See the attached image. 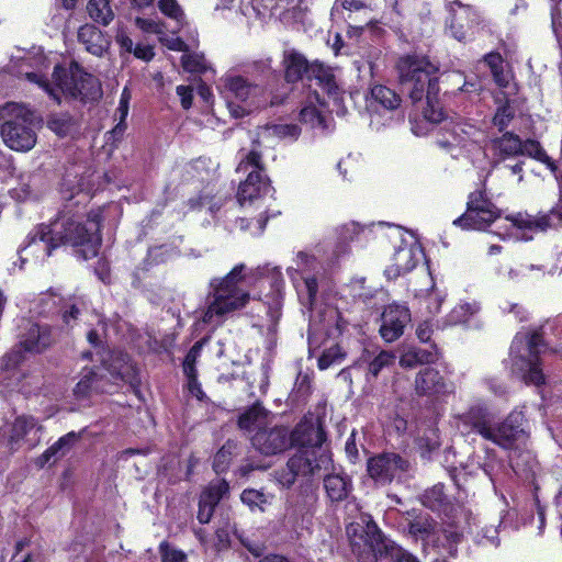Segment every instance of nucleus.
I'll list each match as a JSON object with an SVG mask.
<instances>
[{
  "label": "nucleus",
  "mask_w": 562,
  "mask_h": 562,
  "mask_svg": "<svg viewBox=\"0 0 562 562\" xmlns=\"http://www.w3.org/2000/svg\"><path fill=\"white\" fill-rule=\"evenodd\" d=\"M66 209L49 224H41L27 235L25 244L19 250L20 269L27 256H33L36 261H44L60 246L71 247L75 256L82 260L98 255L104 209L90 211L86 220L78 214H70V205H66Z\"/></svg>",
  "instance_id": "f257e3e1"
},
{
  "label": "nucleus",
  "mask_w": 562,
  "mask_h": 562,
  "mask_svg": "<svg viewBox=\"0 0 562 562\" xmlns=\"http://www.w3.org/2000/svg\"><path fill=\"white\" fill-rule=\"evenodd\" d=\"M398 80L404 92L413 103L422 102L426 97L427 106L423 109V116L429 123L443 122L441 127L448 134L438 144L442 147H467L469 143H476L482 135L474 125L463 121H446L442 109L437 102L439 93L438 66L427 57L419 55H405L396 63Z\"/></svg>",
  "instance_id": "f03ea898"
},
{
  "label": "nucleus",
  "mask_w": 562,
  "mask_h": 562,
  "mask_svg": "<svg viewBox=\"0 0 562 562\" xmlns=\"http://www.w3.org/2000/svg\"><path fill=\"white\" fill-rule=\"evenodd\" d=\"M301 305L310 312V325H323L325 329L333 325L339 331L345 330L346 322L339 312L323 305V294L327 286L325 269L314 254L300 250L295 254L292 265L286 268Z\"/></svg>",
  "instance_id": "7ed1b4c3"
},
{
  "label": "nucleus",
  "mask_w": 562,
  "mask_h": 562,
  "mask_svg": "<svg viewBox=\"0 0 562 562\" xmlns=\"http://www.w3.org/2000/svg\"><path fill=\"white\" fill-rule=\"evenodd\" d=\"M548 348L562 356V317L515 336L509 352L513 373L526 384H544L539 355Z\"/></svg>",
  "instance_id": "20e7f679"
},
{
  "label": "nucleus",
  "mask_w": 562,
  "mask_h": 562,
  "mask_svg": "<svg viewBox=\"0 0 562 562\" xmlns=\"http://www.w3.org/2000/svg\"><path fill=\"white\" fill-rule=\"evenodd\" d=\"M524 423L525 414L521 409H514L502 423L495 424L486 407L474 405L459 416L457 427L464 436L479 434L504 449H513L527 437Z\"/></svg>",
  "instance_id": "39448f33"
},
{
  "label": "nucleus",
  "mask_w": 562,
  "mask_h": 562,
  "mask_svg": "<svg viewBox=\"0 0 562 562\" xmlns=\"http://www.w3.org/2000/svg\"><path fill=\"white\" fill-rule=\"evenodd\" d=\"M247 268L244 263L236 265L224 278L210 281L207 307L202 322L211 326L221 325L234 312L243 308L250 296L244 285L248 283Z\"/></svg>",
  "instance_id": "423d86ee"
},
{
  "label": "nucleus",
  "mask_w": 562,
  "mask_h": 562,
  "mask_svg": "<svg viewBox=\"0 0 562 562\" xmlns=\"http://www.w3.org/2000/svg\"><path fill=\"white\" fill-rule=\"evenodd\" d=\"M346 531L359 562H376L383 555L395 562H419L415 555L385 538L370 515H360L357 521L347 526Z\"/></svg>",
  "instance_id": "0eeeda50"
},
{
  "label": "nucleus",
  "mask_w": 562,
  "mask_h": 562,
  "mask_svg": "<svg viewBox=\"0 0 562 562\" xmlns=\"http://www.w3.org/2000/svg\"><path fill=\"white\" fill-rule=\"evenodd\" d=\"M25 77L29 81L38 85L58 103H60V93L82 102L95 101L102 94L98 78L86 72L77 63H71L68 69L56 65L52 81L37 72H26Z\"/></svg>",
  "instance_id": "6e6552de"
},
{
  "label": "nucleus",
  "mask_w": 562,
  "mask_h": 562,
  "mask_svg": "<svg viewBox=\"0 0 562 562\" xmlns=\"http://www.w3.org/2000/svg\"><path fill=\"white\" fill-rule=\"evenodd\" d=\"M137 372L132 363L130 356L124 352H113L105 367L94 371L85 369L81 378L74 389L77 398H85L92 392L113 393L119 382H127L133 385L136 381Z\"/></svg>",
  "instance_id": "1a4fd4ad"
},
{
  "label": "nucleus",
  "mask_w": 562,
  "mask_h": 562,
  "mask_svg": "<svg viewBox=\"0 0 562 562\" xmlns=\"http://www.w3.org/2000/svg\"><path fill=\"white\" fill-rule=\"evenodd\" d=\"M52 329L46 324L27 322L20 335L19 345L5 353L1 360L0 382L13 389L22 373L18 367L25 359L26 353H41L53 342Z\"/></svg>",
  "instance_id": "9d476101"
},
{
  "label": "nucleus",
  "mask_w": 562,
  "mask_h": 562,
  "mask_svg": "<svg viewBox=\"0 0 562 562\" xmlns=\"http://www.w3.org/2000/svg\"><path fill=\"white\" fill-rule=\"evenodd\" d=\"M0 136L12 150L26 153L37 140L34 113L25 105L14 102L0 106Z\"/></svg>",
  "instance_id": "9b49d317"
},
{
  "label": "nucleus",
  "mask_w": 562,
  "mask_h": 562,
  "mask_svg": "<svg viewBox=\"0 0 562 562\" xmlns=\"http://www.w3.org/2000/svg\"><path fill=\"white\" fill-rule=\"evenodd\" d=\"M370 227L371 231L386 229L385 236L394 244L391 263L384 271L387 279L411 272L425 258L423 247L413 233L384 222L372 223Z\"/></svg>",
  "instance_id": "f8f14e48"
},
{
  "label": "nucleus",
  "mask_w": 562,
  "mask_h": 562,
  "mask_svg": "<svg viewBox=\"0 0 562 562\" xmlns=\"http://www.w3.org/2000/svg\"><path fill=\"white\" fill-rule=\"evenodd\" d=\"M319 438L308 441L296 440L293 446H297L296 452L289 459V473L280 480L282 485L290 487L295 477H312L319 474L322 470H327L331 463L330 452L324 447L325 434L321 427H316Z\"/></svg>",
  "instance_id": "ddd939ff"
},
{
  "label": "nucleus",
  "mask_w": 562,
  "mask_h": 562,
  "mask_svg": "<svg viewBox=\"0 0 562 562\" xmlns=\"http://www.w3.org/2000/svg\"><path fill=\"white\" fill-rule=\"evenodd\" d=\"M446 21L449 34L457 41L468 43L493 33V23L477 7L460 0L447 1Z\"/></svg>",
  "instance_id": "4468645a"
},
{
  "label": "nucleus",
  "mask_w": 562,
  "mask_h": 562,
  "mask_svg": "<svg viewBox=\"0 0 562 562\" xmlns=\"http://www.w3.org/2000/svg\"><path fill=\"white\" fill-rule=\"evenodd\" d=\"M238 155L239 162L236 172L247 177L239 183L237 201L240 206H246V204H252L268 195L273 189L265 173L262 156L257 146L250 150L241 149Z\"/></svg>",
  "instance_id": "2eb2a0df"
},
{
  "label": "nucleus",
  "mask_w": 562,
  "mask_h": 562,
  "mask_svg": "<svg viewBox=\"0 0 562 562\" xmlns=\"http://www.w3.org/2000/svg\"><path fill=\"white\" fill-rule=\"evenodd\" d=\"M504 233H497L503 239L530 240L535 233L546 232L562 223V180L559 182V200L548 213L530 215L516 213L505 218Z\"/></svg>",
  "instance_id": "dca6fc26"
},
{
  "label": "nucleus",
  "mask_w": 562,
  "mask_h": 562,
  "mask_svg": "<svg viewBox=\"0 0 562 562\" xmlns=\"http://www.w3.org/2000/svg\"><path fill=\"white\" fill-rule=\"evenodd\" d=\"M217 90L226 100V105L233 117H244L254 108L261 105L259 97L263 89L258 83H252L246 78L227 74L218 80Z\"/></svg>",
  "instance_id": "f3484780"
},
{
  "label": "nucleus",
  "mask_w": 562,
  "mask_h": 562,
  "mask_svg": "<svg viewBox=\"0 0 562 562\" xmlns=\"http://www.w3.org/2000/svg\"><path fill=\"white\" fill-rule=\"evenodd\" d=\"M319 432L312 424H299L292 431L286 427H273L257 431L251 437L252 447L265 456H274L285 451L296 440L308 441L319 438Z\"/></svg>",
  "instance_id": "a211bd4d"
},
{
  "label": "nucleus",
  "mask_w": 562,
  "mask_h": 562,
  "mask_svg": "<svg viewBox=\"0 0 562 562\" xmlns=\"http://www.w3.org/2000/svg\"><path fill=\"white\" fill-rule=\"evenodd\" d=\"M408 533L415 540H422L425 548L431 546L443 558L456 557L458 543L462 533L454 527L438 529L437 524L429 517H417L408 524Z\"/></svg>",
  "instance_id": "6ab92c4d"
},
{
  "label": "nucleus",
  "mask_w": 562,
  "mask_h": 562,
  "mask_svg": "<svg viewBox=\"0 0 562 562\" xmlns=\"http://www.w3.org/2000/svg\"><path fill=\"white\" fill-rule=\"evenodd\" d=\"M401 102V97L391 88L383 85L372 87L370 97L367 99L370 126L380 131L390 126L395 120H401L403 117L400 110Z\"/></svg>",
  "instance_id": "aec40b11"
},
{
  "label": "nucleus",
  "mask_w": 562,
  "mask_h": 562,
  "mask_svg": "<svg viewBox=\"0 0 562 562\" xmlns=\"http://www.w3.org/2000/svg\"><path fill=\"white\" fill-rule=\"evenodd\" d=\"M367 472L376 486L406 481L412 472L411 461L398 453L384 452L368 459Z\"/></svg>",
  "instance_id": "412c9836"
},
{
  "label": "nucleus",
  "mask_w": 562,
  "mask_h": 562,
  "mask_svg": "<svg viewBox=\"0 0 562 562\" xmlns=\"http://www.w3.org/2000/svg\"><path fill=\"white\" fill-rule=\"evenodd\" d=\"M88 308L89 302L83 295H71L65 299L56 293L47 292L41 295L34 312L38 315L58 314L63 323L72 328L79 317L88 312Z\"/></svg>",
  "instance_id": "4be33fe9"
},
{
  "label": "nucleus",
  "mask_w": 562,
  "mask_h": 562,
  "mask_svg": "<svg viewBox=\"0 0 562 562\" xmlns=\"http://www.w3.org/2000/svg\"><path fill=\"white\" fill-rule=\"evenodd\" d=\"M499 210L486 198L483 191H474L469 195L467 211L452 224L462 229H486L496 218Z\"/></svg>",
  "instance_id": "5701e85b"
},
{
  "label": "nucleus",
  "mask_w": 562,
  "mask_h": 562,
  "mask_svg": "<svg viewBox=\"0 0 562 562\" xmlns=\"http://www.w3.org/2000/svg\"><path fill=\"white\" fill-rule=\"evenodd\" d=\"M491 150L498 161L520 155H528L537 160L548 162L552 167V162L549 161V157L538 142L527 140L522 143L519 136L513 133L507 132L501 137L494 138L491 143Z\"/></svg>",
  "instance_id": "b1692460"
},
{
  "label": "nucleus",
  "mask_w": 562,
  "mask_h": 562,
  "mask_svg": "<svg viewBox=\"0 0 562 562\" xmlns=\"http://www.w3.org/2000/svg\"><path fill=\"white\" fill-rule=\"evenodd\" d=\"M248 280L258 277H267L272 289V294L267 296V301H260L259 305L265 310L267 317L270 321V326H274L281 316L282 307V293L284 288V280L279 267H257L256 269H247Z\"/></svg>",
  "instance_id": "393cba45"
},
{
  "label": "nucleus",
  "mask_w": 562,
  "mask_h": 562,
  "mask_svg": "<svg viewBox=\"0 0 562 562\" xmlns=\"http://www.w3.org/2000/svg\"><path fill=\"white\" fill-rule=\"evenodd\" d=\"M411 312L401 304L387 305L381 316L380 335L386 342H393L404 334V328L411 322Z\"/></svg>",
  "instance_id": "a878e982"
},
{
  "label": "nucleus",
  "mask_w": 562,
  "mask_h": 562,
  "mask_svg": "<svg viewBox=\"0 0 562 562\" xmlns=\"http://www.w3.org/2000/svg\"><path fill=\"white\" fill-rule=\"evenodd\" d=\"M415 391L418 395H448L453 393V383L446 381L440 372L431 367L420 370L415 379Z\"/></svg>",
  "instance_id": "bb28decb"
},
{
  "label": "nucleus",
  "mask_w": 562,
  "mask_h": 562,
  "mask_svg": "<svg viewBox=\"0 0 562 562\" xmlns=\"http://www.w3.org/2000/svg\"><path fill=\"white\" fill-rule=\"evenodd\" d=\"M229 485L225 480L211 482L202 492L199 501L198 520L207 524L211 520L215 506L228 493Z\"/></svg>",
  "instance_id": "cd10ccee"
},
{
  "label": "nucleus",
  "mask_w": 562,
  "mask_h": 562,
  "mask_svg": "<svg viewBox=\"0 0 562 562\" xmlns=\"http://www.w3.org/2000/svg\"><path fill=\"white\" fill-rule=\"evenodd\" d=\"M328 108L327 101L321 99L318 92L308 93L300 111L302 123L308 124L312 128L325 127V110Z\"/></svg>",
  "instance_id": "c85d7f7f"
},
{
  "label": "nucleus",
  "mask_w": 562,
  "mask_h": 562,
  "mask_svg": "<svg viewBox=\"0 0 562 562\" xmlns=\"http://www.w3.org/2000/svg\"><path fill=\"white\" fill-rule=\"evenodd\" d=\"M78 41L85 46L87 52L99 57L106 53L110 45L105 35L91 24H86L79 29Z\"/></svg>",
  "instance_id": "c756f323"
},
{
  "label": "nucleus",
  "mask_w": 562,
  "mask_h": 562,
  "mask_svg": "<svg viewBox=\"0 0 562 562\" xmlns=\"http://www.w3.org/2000/svg\"><path fill=\"white\" fill-rule=\"evenodd\" d=\"M79 438L80 435L75 431H70L60 437L36 459V464L43 468L47 463H55L58 459L63 458L70 451Z\"/></svg>",
  "instance_id": "7c9ffc66"
},
{
  "label": "nucleus",
  "mask_w": 562,
  "mask_h": 562,
  "mask_svg": "<svg viewBox=\"0 0 562 562\" xmlns=\"http://www.w3.org/2000/svg\"><path fill=\"white\" fill-rule=\"evenodd\" d=\"M270 418L271 415L265 407L260 404H255L240 414L238 426L243 430L248 432L255 431L256 434L265 429L271 423Z\"/></svg>",
  "instance_id": "2f4dec72"
},
{
  "label": "nucleus",
  "mask_w": 562,
  "mask_h": 562,
  "mask_svg": "<svg viewBox=\"0 0 562 562\" xmlns=\"http://www.w3.org/2000/svg\"><path fill=\"white\" fill-rule=\"evenodd\" d=\"M283 66L284 77L288 82L301 80L308 70L306 58L293 49L284 52Z\"/></svg>",
  "instance_id": "473e14b6"
},
{
  "label": "nucleus",
  "mask_w": 562,
  "mask_h": 562,
  "mask_svg": "<svg viewBox=\"0 0 562 562\" xmlns=\"http://www.w3.org/2000/svg\"><path fill=\"white\" fill-rule=\"evenodd\" d=\"M324 487L331 502H340L347 498L352 490V483L349 476L333 473L324 479Z\"/></svg>",
  "instance_id": "72a5a7b5"
},
{
  "label": "nucleus",
  "mask_w": 562,
  "mask_h": 562,
  "mask_svg": "<svg viewBox=\"0 0 562 562\" xmlns=\"http://www.w3.org/2000/svg\"><path fill=\"white\" fill-rule=\"evenodd\" d=\"M301 128L296 124H268L259 127L258 136L263 140H290L297 139Z\"/></svg>",
  "instance_id": "f704fd0d"
},
{
  "label": "nucleus",
  "mask_w": 562,
  "mask_h": 562,
  "mask_svg": "<svg viewBox=\"0 0 562 562\" xmlns=\"http://www.w3.org/2000/svg\"><path fill=\"white\" fill-rule=\"evenodd\" d=\"M435 360V346H432V350L408 347L400 356V366L404 369H414L419 364L431 363Z\"/></svg>",
  "instance_id": "c9c22d12"
},
{
  "label": "nucleus",
  "mask_w": 562,
  "mask_h": 562,
  "mask_svg": "<svg viewBox=\"0 0 562 562\" xmlns=\"http://www.w3.org/2000/svg\"><path fill=\"white\" fill-rule=\"evenodd\" d=\"M47 127L59 137H72L78 132V123L69 113H52Z\"/></svg>",
  "instance_id": "e433bc0d"
},
{
  "label": "nucleus",
  "mask_w": 562,
  "mask_h": 562,
  "mask_svg": "<svg viewBox=\"0 0 562 562\" xmlns=\"http://www.w3.org/2000/svg\"><path fill=\"white\" fill-rule=\"evenodd\" d=\"M317 502L316 491L311 486L306 485L302 488L300 494L291 501L295 515L304 517L313 513L315 504Z\"/></svg>",
  "instance_id": "4c0bfd02"
},
{
  "label": "nucleus",
  "mask_w": 562,
  "mask_h": 562,
  "mask_svg": "<svg viewBox=\"0 0 562 562\" xmlns=\"http://www.w3.org/2000/svg\"><path fill=\"white\" fill-rule=\"evenodd\" d=\"M422 503L434 512L446 510L448 496L445 493V486L439 483L426 490L422 496Z\"/></svg>",
  "instance_id": "58836bf2"
},
{
  "label": "nucleus",
  "mask_w": 562,
  "mask_h": 562,
  "mask_svg": "<svg viewBox=\"0 0 562 562\" xmlns=\"http://www.w3.org/2000/svg\"><path fill=\"white\" fill-rule=\"evenodd\" d=\"M479 310L480 306L476 302H460L448 314L447 324H465Z\"/></svg>",
  "instance_id": "ea45409f"
},
{
  "label": "nucleus",
  "mask_w": 562,
  "mask_h": 562,
  "mask_svg": "<svg viewBox=\"0 0 562 562\" xmlns=\"http://www.w3.org/2000/svg\"><path fill=\"white\" fill-rule=\"evenodd\" d=\"M41 430V426H37V422L31 416H19L14 419L11 426V441H19L32 431L37 432Z\"/></svg>",
  "instance_id": "a19ab883"
},
{
  "label": "nucleus",
  "mask_w": 562,
  "mask_h": 562,
  "mask_svg": "<svg viewBox=\"0 0 562 562\" xmlns=\"http://www.w3.org/2000/svg\"><path fill=\"white\" fill-rule=\"evenodd\" d=\"M87 10L93 21L103 25H108L114 18L108 0H89Z\"/></svg>",
  "instance_id": "79ce46f5"
},
{
  "label": "nucleus",
  "mask_w": 562,
  "mask_h": 562,
  "mask_svg": "<svg viewBox=\"0 0 562 562\" xmlns=\"http://www.w3.org/2000/svg\"><path fill=\"white\" fill-rule=\"evenodd\" d=\"M240 499L251 512L262 513L266 510V506L270 504V496L254 488L245 490L240 495Z\"/></svg>",
  "instance_id": "37998d69"
},
{
  "label": "nucleus",
  "mask_w": 562,
  "mask_h": 562,
  "mask_svg": "<svg viewBox=\"0 0 562 562\" xmlns=\"http://www.w3.org/2000/svg\"><path fill=\"white\" fill-rule=\"evenodd\" d=\"M395 355L391 351L379 352L368 364L367 380L375 379L384 369L391 367L395 361Z\"/></svg>",
  "instance_id": "c03bdc74"
},
{
  "label": "nucleus",
  "mask_w": 562,
  "mask_h": 562,
  "mask_svg": "<svg viewBox=\"0 0 562 562\" xmlns=\"http://www.w3.org/2000/svg\"><path fill=\"white\" fill-rule=\"evenodd\" d=\"M536 272L537 276L543 273L542 267L537 265H521L517 268H509L506 271L498 270V274L508 281H521L532 276Z\"/></svg>",
  "instance_id": "a18cd8bd"
},
{
  "label": "nucleus",
  "mask_w": 562,
  "mask_h": 562,
  "mask_svg": "<svg viewBox=\"0 0 562 562\" xmlns=\"http://www.w3.org/2000/svg\"><path fill=\"white\" fill-rule=\"evenodd\" d=\"M157 7L164 15L173 20L178 25L184 24L186 14L177 0H158Z\"/></svg>",
  "instance_id": "49530a36"
},
{
  "label": "nucleus",
  "mask_w": 562,
  "mask_h": 562,
  "mask_svg": "<svg viewBox=\"0 0 562 562\" xmlns=\"http://www.w3.org/2000/svg\"><path fill=\"white\" fill-rule=\"evenodd\" d=\"M128 108H130V104L119 102V106H117L115 115H114V120L117 121V123L108 133V135H109L108 140L112 139L113 142H115V140H119L123 136V134L126 130L125 120L128 114Z\"/></svg>",
  "instance_id": "de8ad7c7"
},
{
  "label": "nucleus",
  "mask_w": 562,
  "mask_h": 562,
  "mask_svg": "<svg viewBox=\"0 0 562 562\" xmlns=\"http://www.w3.org/2000/svg\"><path fill=\"white\" fill-rule=\"evenodd\" d=\"M181 64L188 72H205L207 69L206 59L201 54H187L181 57Z\"/></svg>",
  "instance_id": "09e8293b"
},
{
  "label": "nucleus",
  "mask_w": 562,
  "mask_h": 562,
  "mask_svg": "<svg viewBox=\"0 0 562 562\" xmlns=\"http://www.w3.org/2000/svg\"><path fill=\"white\" fill-rule=\"evenodd\" d=\"M201 350L202 344L198 341L188 351L182 363L183 373L186 374V376L196 375L195 363L198 358L201 356Z\"/></svg>",
  "instance_id": "8fccbe9b"
},
{
  "label": "nucleus",
  "mask_w": 562,
  "mask_h": 562,
  "mask_svg": "<svg viewBox=\"0 0 562 562\" xmlns=\"http://www.w3.org/2000/svg\"><path fill=\"white\" fill-rule=\"evenodd\" d=\"M368 0H336L331 8V19L341 13V10L358 11L367 7Z\"/></svg>",
  "instance_id": "3c124183"
},
{
  "label": "nucleus",
  "mask_w": 562,
  "mask_h": 562,
  "mask_svg": "<svg viewBox=\"0 0 562 562\" xmlns=\"http://www.w3.org/2000/svg\"><path fill=\"white\" fill-rule=\"evenodd\" d=\"M175 255V249L167 245L154 246L148 249L147 260L151 263H161Z\"/></svg>",
  "instance_id": "603ef678"
},
{
  "label": "nucleus",
  "mask_w": 562,
  "mask_h": 562,
  "mask_svg": "<svg viewBox=\"0 0 562 562\" xmlns=\"http://www.w3.org/2000/svg\"><path fill=\"white\" fill-rule=\"evenodd\" d=\"M513 117V109L510 108L509 104L505 103L497 108V111L493 117V124L502 132L508 126Z\"/></svg>",
  "instance_id": "864d4df0"
},
{
  "label": "nucleus",
  "mask_w": 562,
  "mask_h": 562,
  "mask_svg": "<svg viewBox=\"0 0 562 562\" xmlns=\"http://www.w3.org/2000/svg\"><path fill=\"white\" fill-rule=\"evenodd\" d=\"M159 549L162 562H186L187 560L184 552L175 549L167 542H161Z\"/></svg>",
  "instance_id": "5fc2aeb1"
},
{
  "label": "nucleus",
  "mask_w": 562,
  "mask_h": 562,
  "mask_svg": "<svg viewBox=\"0 0 562 562\" xmlns=\"http://www.w3.org/2000/svg\"><path fill=\"white\" fill-rule=\"evenodd\" d=\"M232 456V446L229 443L224 445L215 454L213 461V468L216 473L225 471L228 465Z\"/></svg>",
  "instance_id": "6e6d98bb"
},
{
  "label": "nucleus",
  "mask_w": 562,
  "mask_h": 562,
  "mask_svg": "<svg viewBox=\"0 0 562 562\" xmlns=\"http://www.w3.org/2000/svg\"><path fill=\"white\" fill-rule=\"evenodd\" d=\"M364 229L366 227L361 226L359 223L350 222L340 227L339 234L342 240H353L358 238Z\"/></svg>",
  "instance_id": "4d7b16f0"
},
{
  "label": "nucleus",
  "mask_w": 562,
  "mask_h": 562,
  "mask_svg": "<svg viewBox=\"0 0 562 562\" xmlns=\"http://www.w3.org/2000/svg\"><path fill=\"white\" fill-rule=\"evenodd\" d=\"M135 24L143 32L150 34L161 33V24L154 19L136 18Z\"/></svg>",
  "instance_id": "13d9d810"
},
{
  "label": "nucleus",
  "mask_w": 562,
  "mask_h": 562,
  "mask_svg": "<svg viewBox=\"0 0 562 562\" xmlns=\"http://www.w3.org/2000/svg\"><path fill=\"white\" fill-rule=\"evenodd\" d=\"M501 308L504 313L513 314L515 318L519 322L527 319V310L517 303L506 301L501 305Z\"/></svg>",
  "instance_id": "bf43d9fd"
},
{
  "label": "nucleus",
  "mask_w": 562,
  "mask_h": 562,
  "mask_svg": "<svg viewBox=\"0 0 562 562\" xmlns=\"http://www.w3.org/2000/svg\"><path fill=\"white\" fill-rule=\"evenodd\" d=\"M340 359L339 349L330 348L323 352V355L318 359V367L321 370H325L329 368L331 364L336 363Z\"/></svg>",
  "instance_id": "052dcab7"
},
{
  "label": "nucleus",
  "mask_w": 562,
  "mask_h": 562,
  "mask_svg": "<svg viewBox=\"0 0 562 562\" xmlns=\"http://www.w3.org/2000/svg\"><path fill=\"white\" fill-rule=\"evenodd\" d=\"M252 74L265 78H268L272 75L274 76L276 71L271 67V59L265 58L255 61L252 64Z\"/></svg>",
  "instance_id": "680f3d73"
},
{
  "label": "nucleus",
  "mask_w": 562,
  "mask_h": 562,
  "mask_svg": "<svg viewBox=\"0 0 562 562\" xmlns=\"http://www.w3.org/2000/svg\"><path fill=\"white\" fill-rule=\"evenodd\" d=\"M551 25L554 34L559 36V30L562 29V0H558L551 10Z\"/></svg>",
  "instance_id": "e2e57ef3"
},
{
  "label": "nucleus",
  "mask_w": 562,
  "mask_h": 562,
  "mask_svg": "<svg viewBox=\"0 0 562 562\" xmlns=\"http://www.w3.org/2000/svg\"><path fill=\"white\" fill-rule=\"evenodd\" d=\"M188 379V389L191 395L196 397L200 402H204L207 400L206 394L203 392L201 384L199 383L196 375L187 376Z\"/></svg>",
  "instance_id": "0e129e2a"
},
{
  "label": "nucleus",
  "mask_w": 562,
  "mask_h": 562,
  "mask_svg": "<svg viewBox=\"0 0 562 562\" xmlns=\"http://www.w3.org/2000/svg\"><path fill=\"white\" fill-rule=\"evenodd\" d=\"M479 542L498 546V529L494 526L485 527L482 530V538L479 540Z\"/></svg>",
  "instance_id": "69168bd1"
},
{
  "label": "nucleus",
  "mask_w": 562,
  "mask_h": 562,
  "mask_svg": "<svg viewBox=\"0 0 562 562\" xmlns=\"http://www.w3.org/2000/svg\"><path fill=\"white\" fill-rule=\"evenodd\" d=\"M323 90L327 92L328 99H331L334 103L338 104L341 101L340 89L333 80L324 82Z\"/></svg>",
  "instance_id": "338daca9"
},
{
  "label": "nucleus",
  "mask_w": 562,
  "mask_h": 562,
  "mask_svg": "<svg viewBox=\"0 0 562 562\" xmlns=\"http://www.w3.org/2000/svg\"><path fill=\"white\" fill-rule=\"evenodd\" d=\"M132 53L136 58H139L145 61H149L150 59H153L155 55L151 46L142 44L135 45Z\"/></svg>",
  "instance_id": "774afa93"
}]
</instances>
